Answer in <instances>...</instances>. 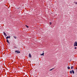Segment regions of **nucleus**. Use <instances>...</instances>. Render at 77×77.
<instances>
[{"mask_svg": "<svg viewBox=\"0 0 77 77\" xmlns=\"http://www.w3.org/2000/svg\"><path fill=\"white\" fill-rule=\"evenodd\" d=\"M20 52L18 50L15 51V53H16V54H20Z\"/></svg>", "mask_w": 77, "mask_h": 77, "instance_id": "f257e3e1", "label": "nucleus"}, {"mask_svg": "<svg viewBox=\"0 0 77 77\" xmlns=\"http://www.w3.org/2000/svg\"><path fill=\"white\" fill-rule=\"evenodd\" d=\"M73 46L74 47H76V46H77V42H75V43H74Z\"/></svg>", "mask_w": 77, "mask_h": 77, "instance_id": "f03ea898", "label": "nucleus"}, {"mask_svg": "<svg viewBox=\"0 0 77 77\" xmlns=\"http://www.w3.org/2000/svg\"><path fill=\"white\" fill-rule=\"evenodd\" d=\"M29 57L30 58H31V57H32V55H31V54H30V53L29 54Z\"/></svg>", "mask_w": 77, "mask_h": 77, "instance_id": "7ed1b4c3", "label": "nucleus"}, {"mask_svg": "<svg viewBox=\"0 0 77 77\" xmlns=\"http://www.w3.org/2000/svg\"><path fill=\"white\" fill-rule=\"evenodd\" d=\"M7 42L9 44H10V43L9 42V40H8V39H7Z\"/></svg>", "mask_w": 77, "mask_h": 77, "instance_id": "20e7f679", "label": "nucleus"}, {"mask_svg": "<svg viewBox=\"0 0 77 77\" xmlns=\"http://www.w3.org/2000/svg\"><path fill=\"white\" fill-rule=\"evenodd\" d=\"M11 38L10 36H9V37L8 36L7 37H6V38H7V39H8V38Z\"/></svg>", "mask_w": 77, "mask_h": 77, "instance_id": "39448f33", "label": "nucleus"}, {"mask_svg": "<svg viewBox=\"0 0 77 77\" xmlns=\"http://www.w3.org/2000/svg\"><path fill=\"white\" fill-rule=\"evenodd\" d=\"M41 56H44V53H43L42 54H40Z\"/></svg>", "mask_w": 77, "mask_h": 77, "instance_id": "423d86ee", "label": "nucleus"}, {"mask_svg": "<svg viewBox=\"0 0 77 77\" xmlns=\"http://www.w3.org/2000/svg\"><path fill=\"white\" fill-rule=\"evenodd\" d=\"M72 72L73 74H74V70H72Z\"/></svg>", "mask_w": 77, "mask_h": 77, "instance_id": "0eeeda50", "label": "nucleus"}, {"mask_svg": "<svg viewBox=\"0 0 77 77\" xmlns=\"http://www.w3.org/2000/svg\"><path fill=\"white\" fill-rule=\"evenodd\" d=\"M67 68H68V69H70V67H69V66H68L67 67Z\"/></svg>", "mask_w": 77, "mask_h": 77, "instance_id": "6e6552de", "label": "nucleus"}, {"mask_svg": "<svg viewBox=\"0 0 77 77\" xmlns=\"http://www.w3.org/2000/svg\"><path fill=\"white\" fill-rule=\"evenodd\" d=\"M74 67V66H72L71 67V69H72V68H73Z\"/></svg>", "mask_w": 77, "mask_h": 77, "instance_id": "1a4fd4ad", "label": "nucleus"}, {"mask_svg": "<svg viewBox=\"0 0 77 77\" xmlns=\"http://www.w3.org/2000/svg\"><path fill=\"white\" fill-rule=\"evenodd\" d=\"M3 33H4V35H6V33H5V32H3Z\"/></svg>", "mask_w": 77, "mask_h": 77, "instance_id": "9d476101", "label": "nucleus"}, {"mask_svg": "<svg viewBox=\"0 0 77 77\" xmlns=\"http://www.w3.org/2000/svg\"><path fill=\"white\" fill-rule=\"evenodd\" d=\"M25 26H26V27L27 28H29V26H27V25H26Z\"/></svg>", "mask_w": 77, "mask_h": 77, "instance_id": "9b49d317", "label": "nucleus"}, {"mask_svg": "<svg viewBox=\"0 0 77 77\" xmlns=\"http://www.w3.org/2000/svg\"><path fill=\"white\" fill-rule=\"evenodd\" d=\"M70 74H72V71H70Z\"/></svg>", "mask_w": 77, "mask_h": 77, "instance_id": "f8f14e48", "label": "nucleus"}, {"mask_svg": "<svg viewBox=\"0 0 77 77\" xmlns=\"http://www.w3.org/2000/svg\"><path fill=\"white\" fill-rule=\"evenodd\" d=\"M74 3H75V4L77 5V2H74Z\"/></svg>", "mask_w": 77, "mask_h": 77, "instance_id": "ddd939ff", "label": "nucleus"}, {"mask_svg": "<svg viewBox=\"0 0 77 77\" xmlns=\"http://www.w3.org/2000/svg\"><path fill=\"white\" fill-rule=\"evenodd\" d=\"M52 23H51V22H50L49 23V24L50 25H51V24Z\"/></svg>", "mask_w": 77, "mask_h": 77, "instance_id": "4468645a", "label": "nucleus"}, {"mask_svg": "<svg viewBox=\"0 0 77 77\" xmlns=\"http://www.w3.org/2000/svg\"><path fill=\"white\" fill-rule=\"evenodd\" d=\"M54 69V68H53V69H51L49 71H52V69Z\"/></svg>", "mask_w": 77, "mask_h": 77, "instance_id": "2eb2a0df", "label": "nucleus"}, {"mask_svg": "<svg viewBox=\"0 0 77 77\" xmlns=\"http://www.w3.org/2000/svg\"><path fill=\"white\" fill-rule=\"evenodd\" d=\"M14 38L15 39H16V37H15V36H14Z\"/></svg>", "mask_w": 77, "mask_h": 77, "instance_id": "dca6fc26", "label": "nucleus"}, {"mask_svg": "<svg viewBox=\"0 0 77 77\" xmlns=\"http://www.w3.org/2000/svg\"><path fill=\"white\" fill-rule=\"evenodd\" d=\"M77 49V47H75V49Z\"/></svg>", "mask_w": 77, "mask_h": 77, "instance_id": "f3484780", "label": "nucleus"}, {"mask_svg": "<svg viewBox=\"0 0 77 77\" xmlns=\"http://www.w3.org/2000/svg\"><path fill=\"white\" fill-rule=\"evenodd\" d=\"M5 36H7V35H6H6H5Z\"/></svg>", "mask_w": 77, "mask_h": 77, "instance_id": "a211bd4d", "label": "nucleus"}]
</instances>
